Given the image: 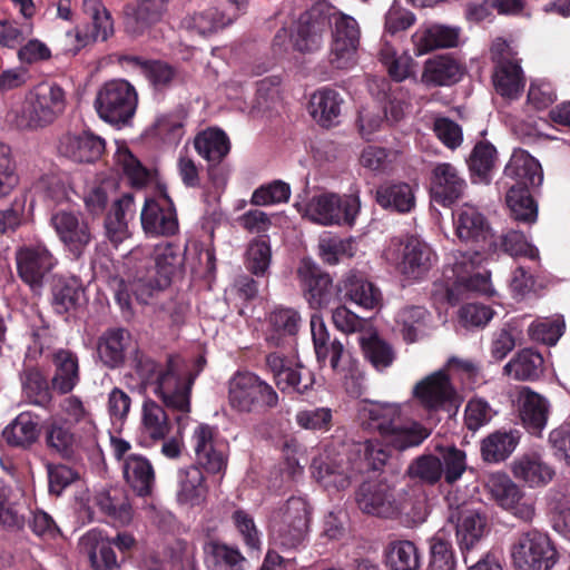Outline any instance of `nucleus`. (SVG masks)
Segmentation results:
<instances>
[{"mask_svg":"<svg viewBox=\"0 0 570 570\" xmlns=\"http://www.w3.org/2000/svg\"><path fill=\"white\" fill-rule=\"evenodd\" d=\"M402 405L393 402L362 401L357 406V421L370 432H377L384 441L403 451L420 445L430 431L417 422H401Z\"/></svg>","mask_w":570,"mask_h":570,"instance_id":"nucleus-1","label":"nucleus"},{"mask_svg":"<svg viewBox=\"0 0 570 570\" xmlns=\"http://www.w3.org/2000/svg\"><path fill=\"white\" fill-rule=\"evenodd\" d=\"M309 508L304 498L292 497L275 509L269 517V533L275 547L297 549L306 540Z\"/></svg>","mask_w":570,"mask_h":570,"instance_id":"nucleus-2","label":"nucleus"},{"mask_svg":"<svg viewBox=\"0 0 570 570\" xmlns=\"http://www.w3.org/2000/svg\"><path fill=\"white\" fill-rule=\"evenodd\" d=\"M228 403L239 413H263L278 404L271 384L252 372H237L228 382Z\"/></svg>","mask_w":570,"mask_h":570,"instance_id":"nucleus-3","label":"nucleus"},{"mask_svg":"<svg viewBox=\"0 0 570 570\" xmlns=\"http://www.w3.org/2000/svg\"><path fill=\"white\" fill-rule=\"evenodd\" d=\"M80 546L94 570H117L119 562L115 549L125 560L137 548V540L128 531H117L115 535L109 537L101 530L91 529L81 538Z\"/></svg>","mask_w":570,"mask_h":570,"instance_id":"nucleus-4","label":"nucleus"},{"mask_svg":"<svg viewBox=\"0 0 570 570\" xmlns=\"http://www.w3.org/2000/svg\"><path fill=\"white\" fill-rule=\"evenodd\" d=\"M66 104V92L61 86L56 82L39 83L30 92L18 117V126L22 129L46 127L65 111Z\"/></svg>","mask_w":570,"mask_h":570,"instance_id":"nucleus-5","label":"nucleus"},{"mask_svg":"<svg viewBox=\"0 0 570 570\" xmlns=\"http://www.w3.org/2000/svg\"><path fill=\"white\" fill-rule=\"evenodd\" d=\"M491 59L494 63L492 81L498 95L512 101L521 96L525 78L517 58V50L502 38H497L490 48Z\"/></svg>","mask_w":570,"mask_h":570,"instance_id":"nucleus-6","label":"nucleus"},{"mask_svg":"<svg viewBox=\"0 0 570 570\" xmlns=\"http://www.w3.org/2000/svg\"><path fill=\"white\" fill-rule=\"evenodd\" d=\"M138 105L135 87L127 80L107 81L98 90L95 107L98 116L106 122L124 126L134 117Z\"/></svg>","mask_w":570,"mask_h":570,"instance_id":"nucleus-7","label":"nucleus"},{"mask_svg":"<svg viewBox=\"0 0 570 570\" xmlns=\"http://www.w3.org/2000/svg\"><path fill=\"white\" fill-rule=\"evenodd\" d=\"M360 208L361 203L355 195L322 193L314 195L299 210L304 217L322 226H353Z\"/></svg>","mask_w":570,"mask_h":570,"instance_id":"nucleus-8","label":"nucleus"},{"mask_svg":"<svg viewBox=\"0 0 570 570\" xmlns=\"http://www.w3.org/2000/svg\"><path fill=\"white\" fill-rule=\"evenodd\" d=\"M515 570H550L558 553L548 534L532 529L520 533L510 547Z\"/></svg>","mask_w":570,"mask_h":570,"instance_id":"nucleus-9","label":"nucleus"},{"mask_svg":"<svg viewBox=\"0 0 570 570\" xmlns=\"http://www.w3.org/2000/svg\"><path fill=\"white\" fill-rule=\"evenodd\" d=\"M385 257L395 264L401 275L412 282L423 279L436 261L431 246L416 237H410L404 244L392 240L385 250Z\"/></svg>","mask_w":570,"mask_h":570,"instance_id":"nucleus-10","label":"nucleus"},{"mask_svg":"<svg viewBox=\"0 0 570 570\" xmlns=\"http://www.w3.org/2000/svg\"><path fill=\"white\" fill-rule=\"evenodd\" d=\"M332 26L330 62L336 69H348L356 62L361 30L357 21L343 12H334L328 19Z\"/></svg>","mask_w":570,"mask_h":570,"instance_id":"nucleus-11","label":"nucleus"},{"mask_svg":"<svg viewBox=\"0 0 570 570\" xmlns=\"http://www.w3.org/2000/svg\"><path fill=\"white\" fill-rule=\"evenodd\" d=\"M454 226L460 240L471 244L482 255L498 253V239L485 217L472 205L464 204L454 214Z\"/></svg>","mask_w":570,"mask_h":570,"instance_id":"nucleus-12","label":"nucleus"},{"mask_svg":"<svg viewBox=\"0 0 570 570\" xmlns=\"http://www.w3.org/2000/svg\"><path fill=\"white\" fill-rule=\"evenodd\" d=\"M355 503L365 514L392 518L399 513L411 515L406 507L399 502L395 489L384 480H366L355 491Z\"/></svg>","mask_w":570,"mask_h":570,"instance_id":"nucleus-13","label":"nucleus"},{"mask_svg":"<svg viewBox=\"0 0 570 570\" xmlns=\"http://www.w3.org/2000/svg\"><path fill=\"white\" fill-rule=\"evenodd\" d=\"M16 264L20 279L32 291H39L57 266L58 259L46 244L35 243L17 249Z\"/></svg>","mask_w":570,"mask_h":570,"instance_id":"nucleus-14","label":"nucleus"},{"mask_svg":"<svg viewBox=\"0 0 570 570\" xmlns=\"http://www.w3.org/2000/svg\"><path fill=\"white\" fill-rule=\"evenodd\" d=\"M412 394L416 402L428 411L456 410L462 401L444 368L435 371L417 382Z\"/></svg>","mask_w":570,"mask_h":570,"instance_id":"nucleus-15","label":"nucleus"},{"mask_svg":"<svg viewBox=\"0 0 570 570\" xmlns=\"http://www.w3.org/2000/svg\"><path fill=\"white\" fill-rule=\"evenodd\" d=\"M50 223L65 249L79 259L94 238L88 222L79 212L60 209L51 215Z\"/></svg>","mask_w":570,"mask_h":570,"instance_id":"nucleus-16","label":"nucleus"},{"mask_svg":"<svg viewBox=\"0 0 570 570\" xmlns=\"http://www.w3.org/2000/svg\"><path fill=\"white\" fill-rule=\"evenodd\" d=\"M297 276L303 288L304 297L314 309L326 308L338 294L328 274L323 273L318 265L308 258L301 261Z\"/></svg>","mask_w":570,"mask_h":570,"instance_id":"nucleus-17","label":"nucleus"},{"mask_svg":"<svg viewBox=\"0 0 570 570\" xmlns=\"http://www.w3.org/2000/svg\"><path fill=\"white\" fill-rule=\"evenodd\" d=\"M171 0H135L122 7V26L125 32L138 38L160 22Z\"/></svg>","mask_w":570,"mask_h":570,"instance_id":"nucleus-18","label":"nucleus"},{"mask_svg":"<svg viewBox=\"0 0 570 570\" xmlns=\"http://www.w3.org/2000/svg\"><path fill=\"white\" fill-rule=\"evenodd\" d=\"M450 520L455 522L456 540L463 560L468 563L488 533L487 517L478 510L462 507L450 515Z\"/></svg>","mask_w":570,"mask_h":570,"instance_id":"nucleus-19","label":"nucleus"},{"mask_svg":"<svg viewBox=\"0 0 570 570\" xmlns=\"http://www.w3.org/2000/svg\"><path fill=\"white\" fill-rule=\"evenodd\" d=\"M140 220L145 233L151 236L168 237L178 230L175 205L166 194L160 199H145Z\"/></svg>","mask_w":570,"mask_h":570,"instance_id":"nucleus-20","label":"nucleus"},{"mask_svg":"<svg viewBox=\"0 0 570 570\" xmlns=\"http://www.w3.org/2000/svg\"><path fill=\"white\" fill-rule=\"evenodd\" d=\"M265 363L282 392L303 394L313 386L314 379L311 372L301 365L293 366L289 360L277 352L267 354Z\"/></svg>","mask_w":570,"mask_h":570,"instance_id":"nucleus-21","label":"nucleus"},{"mask_svg":"<svg viewBox=\"0 0 570 570\" xmlns=\"http://www.w3.org/2000/svg\"><path fill=\"white\" fill-rule=\"evenodd\" d=\"M487 255L480 252H458L453 255V273L456 283L466 289L491 296L494 289L488 271L475 272Z\"/></svg>","mask_w":570,"mask_h":570,"instance_id":"nucleus-22","label":"nucleus"},{"mask_svg":"<svg viewBox=\"0 0 570 570\" xmlns=\"http://www.w3.org/2000/svg\"><path fill=\"white\" fill-rule=\"evenodd\" d=\"M337 291L342 298L360 308L374 311L382 307L383 295L381 289L362 273L350 271L337 283Z\"/></svg>","mask_w":570,"mask_h":570,"instance_id":"nucleus-23","label":"nucleus"},{"mask_svg":"<svg viewBox=\"0 0 570 570\" xmlns=\"http://www.w3.org/2000/svg\"><path fill=\"white\" fill-rule=\"evenodd\" d=\"M50 306L58 315H70L86 303V289L80 278L53 276L50 283Z\"/></svg>","mask_w":570,"mask_h":570,"instance_id":"nucleus-24","label":"nucleus"},{"mask_svg":"<svg viewBox=\"0 0 570 570\" xmlns=\"http://www.w3.org/2000/svg\"><path fill=\"white\" fill-rule=\"evenodd\" d=\"M59 153L75 163L92 164L101 158L106 141L90 130L80 134H67L61 137Z\"/></svg>","mask_w":570,"mask_h":570,"instance_id":"nucleus-25","label":"nucleus"},{"mask_svg":"<svg viewBox=\"0 0 570 570\" xmlns=\"http://www.w3.org/2000/svg\"><path fill=\"white\" fill-rule=\"evenodd\" d=\"M466 183L450 163H439L432 169L431 195L435 203L450 206L464 193Z\"/></svg>","mask_w":570,"mask_h":570,"instance_id":"nucleus-26","label":"nucleus"},{"mask_svg":"<svg viewBox=\"0 0 570 570\" xmlns=\"http://www.w3.org/2000/svg\"><path fill=\"white\" fill-rule=\"evenodd\" d=\"M302 325V316L292 307L278 306L267 316L265 341L274 347H285L295 341Z\"/></svg>","mask_w":570,"mask_h":570,"instance_id":"nucleus-27","label":"nucleus"},{"mask_svg":"<svg viewBox=\"0 0 570 570\" xmlns=\"http://www.w3.org/2000/svg\"><path fill=\"white\" fill-rule=\"evenodd\" d=\"M216 434V428L200 423L191 436L198 462L210 473H219L227 463L225 453L215 439Z\"/></svg>","mask_w":570,"mask_h":570,"instance_id":"nucleus-28","label":"nucleus"},{"mask_svg":"<svg viewBox=\"0 0 570 570\" xmlns=\"http://www.w3.org/2000/svg\"><path fill=\"white\" fill-rule=\"evenodd\" d=\"M40 433V416L23 411L3 428L1 436L9 448L28 451L38 442Z\"/></svg>","mask_w":570,"mask_h":570,"instance_id":"nucleus-29","label":"nucleus"},{"mask_svg":"<svg viewBox=\"0 0 570 570\" xmlns=\"http://www.w3.org/2000/svg\"><path fill=\"white\" fill-rule=\"evenodd\" d=\"M159 276L154 278L139 277L132 282H126L122 278L114 277L110 282L115 292V299L122 311H131V297L140 304H148L158 292L164 291L168 286L159 284Z\"/></svg>","mask_w":570,"mask_h":570,"instance_id":"nucleus-30","label":"nucleus"},{"mask_svg":"<svg viewBox=\"0 0 570 570\" xmlns=\"http://www.w3.org/2000/svg\"><path fill=\"white\" fill-rule=\"evenodd\" d=\"M520 419L532 434H540L547 426L550 415L548 399L528 386H523L518 395Z\"/></svg>","mask_w":570,"mask_h":570,"instance_id":"nucleus-31","label":"nucleus"},{"mask_svg":"<svg viewBox=\"0 0 570 570\" xmlns=\"http://www.w3.org/2000/svg\"><path fill=\"white\" fill-rule=\"evenodd\" d=\"M327 27L328 19L325 16L317 10L306 11L299 17L294 36V48L301 52L318 50L323 45Z\"/></svg>","mask_w":570,"mask_h":570,"instance_id":"nucleus-32","label":"nucleus"},{"mask_svg":"<svg viewBox=\"0 0 570 570\" xmlns=\"http://www.w3.org/2000/svg\"><path fill=\"white\" fill-rule=\"evenodd\" d=\"M53 375L51 387L58 394L70 393L80 382L79 360L75 352L67 348H58L51 355Z\"/></svg>","mask_w":570,"mask_h":570,"instance_id":"nucleus-33","label":"nucleus"},{"mask_svg":"<svg viewBox=\"0 0 570 570\" xmlns=\"http://www.w3.org/2000/svg\"><path fill=\"white\" fill-rule=\"evenodd\" d=\"M511 471L515 479L532 489L546 487L556 474L554 469L537 453L523 454L515 459Z\"/></svg>","mask_w":570,"mask_h":570,"instance_id":"nucleus-34","label":"nucleus"},{"mask_svg":"<svg viewBox=\"0 0 570 570\" xmlns=\"http://www.w3.org/2000/svg\"><path fill=\"white\" fill-rule=\"evenodd\" d=\"M92 513L98 512L102 518L121 525L128 524L132 518L131 505L127 498L118 490L101 489L96 491L89 500Z\"/></svg>","mask_w":570,"mask_h":570,"instance_id":"nucleus-35","label":"nucleus"},{"mask_svg":"<svg viewBox=\"0 0 570 570\" xmlns=\"http://www.w3.org/2000/svg\"><path fill=\"white\" fill-rule=\"evenodd\" d=\"M522 433L519 429H500L481 441V458L487 463L505 461L518 448Z\"/></svg>","mask_w":570,"mask_h":570,"instance_id":"nucleus-36","label":"nucleus"},{"mask_svg":"<svg viewBox=\"0 0 570 570\" xmlns=\"http://www.w3.org/2000/svg\"><path fill=\"white\" fill-rule=\"evenodd\" d=\"M131 344L130 333L121 327L108 328L99 337L97 353L102 364L109 368L120 367L126 360V351Z\"/></svg>","mask_w":570,"mask_h":570,"instance_id":"nucleus-37","label":"nucleus"},{"mask_svg":"<svg viewBox=\"0 0 570 570\" xmlns=\"http://www.w3.org/2000/svg\"><path fill=\"white\" fill-rule=\"evenodd\" d=\"M504 173L515 180L518 188L538 187L543 180L540 163L523 149L513 151Z\"/></svg>","mask_w":570,"mask_h":570,"instance_id":"nucleus-38","label":"nucleus"},{"mask_svg":"<svg viewBox=\"0 0 570 570\" xmlns=\"http://www.w3.org/2000/svg\"><path fill=\"white\" fill-rule=\"evenodd\" d=\"M342 104L343 98L336 90L324 87L311 96L308 110L320 126L330 128L338 124Z\"/></svg>","mask_w":570,"mask_h":570,"instance_id":"nucleus-39","label":"nucleus"},{"mask_svg":"<svg viewBox=\"0 0 570 570\" xmlns=\"http://www.w3.org/2000/svg\"><path fill=\"white\" fill-rule=\"evenodd\" d=\"M544 372L543 356L533 348L527 347L518 351L503 366V374L522 382H533Z\"/></svg>","mask_w":570,"mask_h":570,"instance_id":"nucleus-40","label":"nucleus"},{"mask_svg":"<svg viewBox=\"0 0 570 570\" xmlns=\"http://www.w3.org/2000/svg\"><path fill=\"white\" fill-rule=\"evenodd\" d=\"M236 16L235 11L226 13L217 8H207L188 12L183 19L181 27L191 35L207 36L230 24Z\"/></svg>","mask_w":570,"mask_h":570,"instance_id":"nucleus-41","label":"nucleus"},{"mask_svg":"<svg viewBox=\"0 0 570 570\" xmlns=\"http://www.w3.org/2000/svg\"><path fill=\"white\" fill-rule=\"evenodd\" d=\"M46 446L65 460L75 459L80 450V438L63 422H52L46 429Z\"/></svg>","mask_w":570,"mask_h":570,"instance_id":"nucleus-42","label":"nucleus"},{"mask_svg":"<svg viewBox=\"0 0 570 570\" xmlns=\"http://www.w3.org/2000/svg\"><path fill=\"white\" fill-rule=\"evenodd\" d=\"M83 10L90 18V23L83 35L86 43L107 41L114 36L115 28L111 12L100 0H85Z\"/></svg>","mask_w":570,"mask_h":570,"instance_id":"nucleus-43","label":"nucleus"},{"mask_svg":"<svg viewBox=\"0 0 570 570\" xmlns=\"http://www.w3.org/2000/svg\"><path fill=\"white\" fill-rule=\"evenodd\" d=\"M124 478L137 495L151 494L155 472L151 463L145 456L129 455L124 463Z\"/></svg>","mask_w":570,"mask_h":570,"instance_id":"nucleus-44","label":"nucleus"},{"mask_svg":"<svg viewBox=\"0 0 570 570\" xmlns=\"http://www.w3.org/2000/svg\"><path fill=\"white\" fill-rule=\"evenodd\" d=\"M121 61L139 70L156 90L167 88L175 75V68L163 60L145 59L139 56H124Z\"/></svg>","mask_w":570,"mask_h":570,"instance_id":"nucleus-45","label":"nucleus"},{"mask_svg":"<svg viewBox=\"0 0 570 570\" xmlns=\"http://www.w3.org/2000/svg\"><path fill=\"white\" fill-rule=\"evenodd\" d=\"M194 148L208 163H222L230 151L227 135L218 128H207L194 138Z\"/></svg>","mask_w":570,"mask_h":570,"instance_id":"nucleus-46","label":"nucleus"},{"mask_svg":"<svg viewBox=\"0 0 570 570\" xmlns=\"http://www.w3.org/2000/svg\"><path fill=\"white\" fill-rule=\"evenodd\" d=\"M153 391L168 410L178 412V363L175 355L168 356L165 370L157 376Z\"/></svg>","mask_w":570,"mask_h":570,"instance_id":"nucleus-47","label":"nucleus"},{"mask_svg":"<svg viewBox=\"0 0 570 570\" xmlns=\"http://www.w3.org/2000/svg\"><path fill=\"white\" fill-rule=\"evenodd\" d=\"M312 469L315 479L326 488L333 487L340 490L350 484L351 469L343 460L314 459Z\"/></svg>","mask_w":570,"mask_h":570,"instance_id":"nucleus-48","label":"nucleus"},{"mask_svg":"<svg viewBox=\"0 0 570 570\" xmlns=\"http://www.w3.org/2000/svg\"><path fill=\"white\" fill-rule=\"evenodd\" d=\"M385 562L391 570H419L421 554L414 542L394 540L386 547Z\"/></svg>","mask_w":570,"mask_h":570,"instance_id":"nucleus-49","label":"nucleus"},{"mask_svg":"<svg viewBox=\"0 0 570 570\" xmlns=\"http://www.w3.org/2000/svg\"><path fill=\"white\" fill-rule=\"evenodd\" d=\"M208 488L202 470L190 465L180 474V505L202 507L207 498Z\"/></svg>","mask_w":570,"mask_h":570,"instance_id":"nucleus-50","label":"nucleus"},{"mask_svg":"<svg viewBox=\"0 0 570 570\" xmlns=\"http://www.w3.org/2000/svg\"><path fill=\"white\" fill-rule=\"evenodd\" d=\"M460 66L450 57L440 56L425 62L422 81L426 85L446 86L460 79Z\"/></svg>","mask_w":570,"mask_h":570,"instance_id":"nucleus-51","label":"nucleus"},{"mask_svg":"<svg viewBox=\"0 0 570 570\" xmlns=\"http://www.w3.org/2000/svg\"><path fill=\"white\" fill-rule=\"evenodd\" d=\"M377 204L399 213H407L414 206V194L409 184L384 185L376 190Z\"/></svg>","mask_w":570,"mask_h":570,"instance_id":"nucleus-52","label":"nucleus"},{"mask_svg":"<svg viewBox=\"0 0 570 570\" xmlns=\"http://www.w3.org/2000/svg\"><path fill=\"white\" fill-rule=\"evenodd\" d=\"M455 566L450 532L441 529L429 540V566L426 570H455Z\"/></svg>","mask_w":570,"mask_h":570,"instance_id":"nucleus-53","label":"nucleus"},{"mask_svg":"<svg viewBox=\"0 0 570 570\" xmlns=\"http://www.w3.org/2000/svg\"><path fill=\"white\" fill-rule=\"evenodd\" d=\"M206 554L209 570H246V559L236 548L212 542L206 549Z\"/></svg>","mask_w":570,"mask_h":570,"instance_id":"nucleus-54","label":"nucleus"},{"mask_svg":"<svg viewBox=\"0 0 570 570\" xmlns=\"http://www.w3.org/2000/svg\"><path fill=\"white\" fill-rule=\"evenodd\" d=\"M356 254L355 242L352 238H342L331 233H323L318 239V255L328 265H336L343 258H351Z\"/></svg>","mask_w":570,"mask_h":570,"instance_id":"nucleus-55","label":"nucleus"},{"mask_svg":"<svg viewBox=\"0 0 570 570\" xmlns=\"http://www.w3.org/2000/svg\"><path fill=\"white\" fill-rule=\"evenodd\" d=\"M428 311L421 306H405L395 315V327L407 343H414L422 334Z\"/></svg>","mask_w":570,"mask_h":570,"instance_id":"nucleus-56","label":"nucleus"},{"mask_svg":"<svg viewBox=\"0 0 570 570\" xmlns=\"http://www.w3.org/2000/svg\"><path fill=\"white\" fill-rule=\"evenodd\" d=\"M134 205V197L125 194L116 200L111 212L105 218L106 237L115 245L121 243L128 233L126 212Z\"/></svg>","mask_w":570,"mask_h":570,"instance_id":"nucleus-57","label":"nucleus"},{"mask_svg":"<svg viewBox=\"0 0 570 570\" xmlns=\"http://www.w3.org/2000/svg\"><path fill=\"white\" fill-rule=\"evenodd\" d=\"M156 275L159 284L169 286L178 269V244L175 240H165L154 248Z\"/></svg>","mask_w":570,"mask_h":570,"instance_id":"nucleus-58","label":"nucleus"},{"mask_svg":"<svg viewBox=\"0 0 570 570\" xmlns=\"http://www.w3.org/2000/svg\"><path fill=\"white\" fill-rule=\"evenodd\" d=\"M21 382L22 391L30 403L45 407L51 402V389L39 368H26L21 376Z\"/></svg>","mask_w":570,"mask_h":570,"instance_id":"nucleus-59","label":"nucleus"},{"mask_svg":"<svg viewBox=\"0 0 570 570\" xmlns=\"http://www.w3.org/2000/svg\"><path fill=\"white\" fill-rule=\"evenodd\" d=\"M142 424L154 441H164L171 429L168 414L153 400H147L144 403Z\"/></svg>","mask_w":570,"mask_h":570,"instance_id":"nucleus-60","label":"nucleus"},{"mask_svg":"<svg viewBox=\"0 0 570 570\" xmlns=\"http://www.w3.org/2000/svg\"><path fill=\"white\" fill-rule=\"evenodd\" d=\"M507 205L515 220L529 224L537 220L538 208L528 188L511 186L507 193Z\"/></svg>","mask_w":570,"mask_h":570,"instance_id":"nucleus-61","label":"nucleus"},{"mask_svg":"<svg viewBox=\"0 0 570 570\" xmlns=\"http://www.w3.org/2000/svg\"><path fill=\"white\" fill-rule=\"evenodd\" d=\"M485 492L501 509L521 488L505 473L491 472L483 481Z\"/></svg>","mask_w":570,"mask_h":570,"instance_id":"nucleus-62","label":"nucleus"},{"mask_svg":"<svg viewBox=\"0 0 570 570\" xmlns=\"http://www.w3.org/2000/svg\"><path fill=\"white\" fill-rule=\"evenodd\" d=\"M380 60L386 67L389 75L397 82L409 78L414 71V62L407 53L397 55L389 43H384L380 50Z\"/></svg>","mask_w":570,"mask_h":570,"instance_id":"nucleus-63","label":"nucleus"},{"mask_svg":"<svg viewBox=\"0 0 570 570\" xmlns=\"http://www.w3.org/2000/svg\"><path fill=\"white\" fill-rule=\"evenodd\" d=\"M564 320L561 316L554 318H538L528 327L531 341L547 345H556L564 332Z\"/></svg>","mask_w":570,"mask_h":570,"instance_id":"nucleus-64","label":"nucleus"}]
</instances>
